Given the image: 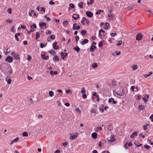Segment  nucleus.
<instances>
[{"mask_svg": "<svg viewBox=\"0 0 153 153\" xmlns=\"http://www.w3.org/2000/svg\"><path fill=\"white\" fill-rule=\"evenodd\" d=\"M57 42H54L53 44V48L55 50H57L59 48L58 46L56 45Z\"/></svg>", "mask_w": 153, "mask_h": 153, "instance_id": "9d476101", "label": "nucleus"}, {"mask_svg": "<svg viewBox=\"0 0 153 153\" xmlns=\"http://www.w3.org/2000/svg\"><path fill=\"white\" fill-rule=\"evenodd\" d=\"M50 38L52 39H55V36L53 35H51L50 36Z\"/></svg>", "mask_w": 153, "mask_h": 153, "instance_id": "603ef678", "label": "nucleus"}, {"mask_svg": "<svg viewBox=\"0 0 153 153\" xmlns=\"http://www.w3.org/2000/svg\"><path fill=\"white\" fill-rule=\"evenodd\" d=\"M111 83L113 86H115L117 85V82L115 80H112L111 81Z\"/></svg>", "mask_w": 153, "mask_h": 153, "instance_id": "a878e982", "label": "nucleus"}, {"mask_svg": "<svg viewBox=\"0 0 153 153\" xmlns=\"http://www.w3.org/2000/svg\"><path fill=\"white\" fill-rule=\"evenodd\" d=\"M5 80L8 84H11L12 80L10 78H9V76H7Z\"/></svg>", "mask_w": 153, "mask_h": 153, "instance_id": "9b49d317", "label": "nucleus"}, {"mask_svg": "<svg viewBox=\"0 0 153 153\" xmlns=\"http://www.w3.org/2000/svg\"><path fill=\"white\" fill-rule=\"evenodd\" d=\"M33 26V27L35 28H36V24H33V25H30V27H32Z\"/></svg>", "mask_w": 153, "mask_h": 153, "instance_id": "5fc2aeb1", "label": "nucleus"}, {"mask_svg": "<svg viewBox=\"0 0 153 153\" xmlns=\"http://www.w3.org/2000/svg\"><path fill=\"white\" fill-rule=\"evenodd\" d=\"M152 74V72H149V74H145L144 75V76L145 78H146L147 77L149 76H151Z\"/></svg>", "mask_w": 153, "mask_h": 153, "instance_id": "2eb2a0df", "label": "nucleus"}, {"mask_svg": "<svg viewBox=\"0 0 153 153\" xmlns=\"http://www.w3.org/2000/svg\"><path fill=\"white\" fill-rule=\"evenodd\" d=\"M97 134H91V136L93 138L95 139L97 137Z\"/></svg>", "mask_w": 153, "mask_h": 153, "instance_id": "79ce46f5", "label": "nucleus"}, {"mask_svg": "<svg viewBox=\"0 0 153 153\" xmlns=\"http://www.w3.org/2000/svg\"><path fill=\"white\" fill-rule=\"evenodd\" d=\"M137 65H134L132 67V68L133 71H135L137 69Z\"/></svg>", "mask_w": 153, "mask_h": 153, "instance_id": "393cba45", "label": "nucleus"}, {"mask_svg": "<svg viewBox=\"0 0 153 153\" xmlns=\"http://www.w3.org/2000/svg\"><path fill=\"white\" fill-rule=\"evenodd\" d=\"M73 50L76 51L77 52H78L80 51V48L78 46H76L75 48H74Z\"/></svg>", "mask_w": 153, "mask_h": 153, "instance_id": "a211bd4d", "label": "nucleus"}, {"mask_svg": "<svg viewBox=\"0 0 153 153\" xmlns=\"http://www.w3.org/2000/svg\"><path fill=\"white\" fill-rule=\"evenodd\" d=\"M128 142H127L124 145V148L126 149H127L128 148V147H127V145L128 144Z\"/></svg>", "mask_w": 153, "mask_h": 153, "instance_id": "bf43d9fd", "label": "nucleus"}, {"mask_svg": "<svg viewBox=\"0 0 153 153\" xmlns=\"http://www.w3.org/2000/svg\"><path fill=\"white\" fill-rule=\"evenodd\" d=\"M86 31L85 30H82L81 32V33L84 36L86 33Z\"/></svg>", "mask_w": 153, "mask_h": 153, "instance_id": "58836bf2", "label": "nucleus"}, {"mask_svg": "<svg viewBox=\"0 0 153 153\" xmlns=\"http://www.w3.org/2000/svg\"><path fill=\"white\" fill-rule=\"evenodd\" d=\"M41 11H43L44 13L45 12V8L44 7H42L41 9Z\"/></svg>", "mask_w": 153, "mask_h": 153, "instance_id": "e2e57ef3", "label": "nucleus"}, {"mask_svg": "<svg viewBox=\"0 0 153 153\" xmlns=\"http://www.w3.org/2000/svg\"><path fill=\"white\" fill-rule=\"evenodd\" d=\"M68 21L67 20H66L64 22L63 24L64 25H67L68 24Z\"/></svg>", "mask_w": 153, "mask_h": 153, "instance_id": "49530a36", "label": "nucleus"}, {"mask_svg": "<svg viewBox=\"0 0 153 153\" xmlns=\"http://www.w3.org/2000/svg\"><path fill=\"white\" fill-rule=\"evenodd\" d=\"M6 22H9L10 23H11L13 22V21L12 20H10L9 19H7L6 21Z\"/></svg>", "mask_w": 153, "mask_h": 153, "instance_id": "72a5a7b5", "label": "nucleus"}, {"mask_svg": "<svg viewBox=\"0 0 153 153\" xmlns=\"http://www.w3.org/2000/svg\"><path fill=\"white\" fill-rule=\"evenodd\" d=\"M14 59L16 60L19 59H20L19 57V55L18 54H15L14 55Z\"/></svg>", "mask_w": 153, "mask_h": 153, "instance_id": "aec40b11", "label": "nucleus"}, {"mask_svg": "<svg viewBox=\"0 0 153 153\" xmlns=\"http://www.w3.org/2000/svg\"><path fill=\"white\" fill-rule=\"evenodd\" d=\"M142 37L143 36L141 33H138L136 36V40H137L140 41L142 39Z\"/></svg>", "mask_w": 153, "mask_h": 153, "instance_id": "39448f33", "label": "nucleus"}, {"mask_svg": "<svg viewBox=\"0 0 153 153\" xmlns=\"http://www.w3.org/2000/svg\"><path fill=\"white\" fill-rule=\"evenodd\" d=\"M109 25V24L107 22H106L105 23V25L104 26V28L105 29H108Z\"/></svg>", "mask_w": 153, "mask_h": 153, "instance_id": "b1692460", "label": "nucleus"}, {"mask_svg": "<svg viewBox=\"0 0 153 153\" xmlns=\"http://www.w3.org/2000/svg\"><path fill=\"white\" fill-rule=\"evenodd\" d=\"M72 18H74L75 20H77L79 18V14H74L72 15Z\"/></svg>", "mask_w": 153, "mask_h": 153, "instance_id": "6e6552de", "label": "nucleus"}, {"mask_svg": "<svg viewBox=\"0 0 153 153\" xmlns=\"http://www.w3.org/2000/svg\"><path fill=\"white\" fill-rule=\"evenodd\" d=\"M113 93L114 95L116 97H118V96H119V93L118 94L115 91H113Z\"/></svg>", "mask_w": 153, "mask_h": 153, "instance_id": "f704fd0d", "label": "nucleus"}, {"mask_svg": "<svg viewBox=\"0 0 153 153\" xmlns=\"http://www.w3.org/2000/svg\"><path fill=\"white\" fill-rule=\"evenodd\" d=\"M102 29H101L99 31V37H101L102 36V35L101 34V33L102 31Z\"/></svg>", "mask_w": 153, "mask_h": 153, "instance_id": "a18cd8bd", "label": "nucleus"}, {"mask_svg": "<svg viewBox=\"0 0 153 153\" xmlns=\"http://www.w3.org/2000/svg\"><path fill=\"white\" fill-rule=\"evenodd\" d=\"M110 35L111 37H113L114 36H117V34L116 33H111Z\"/></svg>", "mask_w": 153, "mask_h": 153, "instance_id": "a19ab883", "label": "nucleus"}, {"mask_svg": "<svg viewBox=\"0 0 153 153\" xmlns=\"http://www.w3.org/2000/svg\"><path fill=\"white\" fill-rule=\"evenodd\" d=\"M102 129V128L101 127H97V128L96 131L97 132H98V131H100Z\"/></svg>", "mask_w": 153, "mask_h": 153, "instance_id": "c9c22d12", "label": "nucleus"}, {"mask_svg": "<svg viewBox=\"0 0 153 153\" xmlns=\"http://www.w3.org/2000/svg\"><path fill=\"white\" fill-rule=\"evenodd\" d=\"M27 56V60L29 61H30L32 59L31 57L29 55H28Z\"/></svg>", "mask_w": 153, "mask_h": 153, "instance_id": "c03bdc74", "label": "nucleus"}, {"mask_svg": "<svg viewBox=\"0 0 153 153\" xmlns=\"http://www.w3.org/2000/svg\"><path fill=\"white\" fill-rule=\"evenodd\" d=\"M96 48V46L92 45L91 46V48H90V52H93Z\"/></svg>", "mask_w": 153, "mask_h": 153, "instance_id": "f8f14e48", "label": "nucleus"}, {"mask_svg": "<svg viewBox=\"0 0 153 153\" xmlns=\"http://www.w3.org/2000/svg\"><path fill=\"white\" fill-rule=\"evenodd\" d=\"M78 135V134H74V135H71L70 138V139L71 140H73L75 139L77 137Z\"/></svg>", "mask_w": 153, "mask_h": 153, "instance_id": "4468645a", "label": "nucleus"}, {"mask_svg": "<svg viewBox=\"0 0 153 153\" xmlns=\"http://www.w3.org/2000/svg\"><path fill=\"white\" fill-rule=\"evenodd\" d=\"M114 100V99L112 98H109L108 100V102L109 103H110L112 101V100Z\"/></svg>", "mask_w": 153, "mask_h": 153, "instance_id": "8fccbe9b", "label": "nucleus"}, {"mask_svg": "<svg viewBox=\"0 0 153 153\" xmlns=\"http://www.w3.org/2000/svg\"><path fill=\"white\" fill-rule=\"evenodd\" d=\"M82 97L83 99H85L86 98L87 96L85 94H83L82 95Z\"/></svg>", "mask_w": 153, "mask_h": 153, "instance_id": "6e6d98bb", "label": "nucleus"}, {"mask_svg": "<svg viewBox=\"0 0 153 153\" xmlns=\"http://www.w3.org/2000/svg\"><path fill=\"white\" fill-rule=\"evenodd\" d=\"M104 40H102L99 43L98 46L99 47H102L103 45L102 44V42H104Z\"/></svg>", "mask_w": 153, "mask_h": 153, "instance_id": "7c9ffc66", "label": "nucleus"}, {"mask_svg": "<svg viewBox=\"0 0 153 153\" xmlns=\"http://www.w3.org/2000/svg\"><path fill=\"white\" fill-rule=\"evenodd\" d=\"M41 58L45 60H47L48 59L49 56H45V55L42 54L41 56Z\"/></svg>", "mask_w": 153, "mask_h": 153, "instance_id": "dca6fc26", "label": "nucleus"}, {"mask_svg": "<svg viewBox=\"0 0 153 153\" xmlns=\"http://www.w3.org/2000/svg\"><path fill=\"white\" fill-rule=\"evenodd\" d=\"M116 54L118 56L120 55L121 53V52L120 51H119L118 52H117L116 51H115Z\"/></svg>", "mask_w": 153, "mask_h": 153, "instance_id": "13d9d810", "label": "nucleus"}, {"mask_svg": "<svg viewBox=\"0 0 153 153\" xmlns=\"http://www.w3.org/2000/svg\"><path fill=\"white\" fill-rule=\"evenodd\" d=\"M19 140V138L18 137H17V138H15V139L13 140L12 141V142H11V143H10V144H12L13 143H14L15 142H16L17 141H18V140Z\"/></svg>", "mask_w": 153, "mask_h": 153, "instance_id": "412c9836", "label": "nucleus"}, {"mask_svg": "<svg viewBox=\"0 0 153 153\" xmlns=\"http://www.w3.org/2000/svg\"><path fill=\"white\" fill-rule=\"evenodd\" d=\"M62 59H63L65 58L68 55V53H67L61 52V53Z\"/></svg>", "mask_w": 153, "mask_h": 153, "instance_id": "1a4fd4ad", "label": "nucleus"}, {"mask_svg": "<svg viewBox=\"0 0 153 153\" xmlns=\"http://www.w3.org/2000/svg\"><path fill=\"white\" fill-rule=\"evenodd\" d=\"M48 52L52 55L54 54V53H55V52L53 50H51L50 51H49Z\"/></svg>", "mask_w": 153, "mask_h": 153, "instance_id": "e433bc0d", "label": "nucleus"}, {"mask_svg": "<svg viewBox=\"0 0 153 153\" xmlns=\"http://www.w3.org/2000/svg\"><path fill=\"white\" fill-rule=\"evenodd\" d=\"M115 140V139L114 136L113 135H111L110 137V139H108V142H110L111 143L114 142Z\"/></svg>", "mask_w": 153, "mask_h": 153, "instance_id": "7ed1b4c3", "label": "nucleus"}, {"mask_svg": "<svg viewBox=\"0 0 153 153\" xmlns=\"http://www.w3.org/2000/svg\"><path fill=\"white\" fill-rule=\"evenodd\" d=\"M5 61L8 62L10 63L12 62L13 59L12 57L9 56L6 58Z\"/></svg>", "mask_w": 153, "mask_h": 153, "instance_id": "423d86ee", "label": "nucleus"}, {"mask_svg": "<svg viewBox=\"0 0 153 153\" xmlns=\"http://www.w3.org/2000/svg\"><path fill=\"white\" fill-rule=\"evenodd\" d=\"M49 94L50 97H53L54 94V93L52 91H50L49 92Z\"/></svg>", "mask_w": 153, "mask_h": 153, "instance_id": "bb28decb", "label": "nucleus"}, {"mask_svg": "<svg viewBox=\"0 0 153 153\" xmlns=\"http://www.w3.org/2000/svg\"><path fill=\"white\" fill-rule=\"evenodd\" d=\"M75 39H76V42H77L78 41V40L79 39V37L78 36H75Z\"/></svg>", "mask_w": 153, "mask_h": 153, "instance_id": "de8ad7c7", "label": "nucleus"}, {"mask_svg": "<svg viewBox=\"0 0 153 153\" xmlns=\"http://www.w3.org/2000/svg\"><path fill=\"white\" fill-rule=\"evenodd\" d=\"M81 92L83 94H85V90L84 88H82V90L81 91Z\"/></svg>", "mask_w": 153, "mask_h": 153, "instance_id": "4c0bfd02", "label": "nucleus"}, {"mask_svg": "<svg viewBox=\"0 0 153 153\" xmlns=\"http://www.w3.org/2000/svg\"><path fill=\"white\" fill-rule=\"evenodd\" d=\"M40 47L41 48H43L44 47V44L42 43H41L40 44Z\"/></svg>", "mask_w": 153, "mask_h": 153, "instance_id": "69168bd1", "label": "nucleus"}, {"mask_svg": "<svg viewBox=\"0 0 153 153\" xmlns=\"http://www.w3.org/2000/svg\"><path fill=\"white\" fill-rule=\"evenodd\" d=\"M90 112L91 113L96 114V111L93 109H92Z\"/></svg>", "mask_w": 153, "mask_h": 153, "instance_id": "864d4df0", "label": "nucleus"}, {"mask_svg": "<svg viewBox=\"0 0 153 153\" xmlns=\"http://www.w3.org/2000/svg\"><path fill=\"white\" fill-rule=\"evenodd\" d=\"M102 11H103V10H97V11L96 13L95 14L97 15V14H100V12H102Z\"/></svg>", "mask_w": 153, "mask_h": 153, "instance_id": "473e14b6", "label": "nucleus"}, {"mask_svg": "<svg viewBox=\"0 0 153 153\" xmlns=\"http://www.w3.org/2000/svg\"><path fill=\"white\" fill-rule=\"evenodd\" d=\"M39 26H40V28L43 29L44 27H47L46 23L44 22H42L39 23Z\"/></svg>", "mask_w": 153, "mask_h": 153, "instance_id": "20e7f679", "label": "nucleus"}, {"mask_svg": "<svg viewBox=\"0 0 153 153\" xmlns=\"http://www.w3.org/2000/svg\"><path fill=\"white\" fill-rule=\"evenodd\" d=\"M65 105L66 106H67V107H68V106H69L70 105V104L69 103H66L65 104Z\"/></svg>", "mask_w": 153, "mask_h": 153, "instance_id": "0e129e2a", "label": "nucleus"}, {"mask_svg": "<svg viewBox=\"0 0 153 153\" xmlns=\"http://www.w3.org/2000/svg\"><path fill=\"white\" fill-rule=\"evenodd\" d=\"M138 109L140 110H143L145 109V107L142 105H139L138 107Z\"/></svg>", "mask_w": 153, "mask_h": 153, "instance_id": "f3484780", "label": "nucleus"}, {"mask_svg": "<svg viewBox=\"0 0 153 153\" xmlns=\"http://www.w3.org/2000/svg\"><path fill=\"white\" fill-rule=\"evenodd\" d=\"M85 21L86 23L87 24H88L89 23V21L88 19H87L85 17H83L81 21V23L83 25L85 24Z\"/></svg>", "mask_w": 153, "mask_h": 153, "instance_id": "f03ea898", "label": "nucleus"}, {"mask_svg": "<svg viewBox=\"0 0 153 153\" xmlns=\"http://www.w3.org/2000/svg\"><path fill=\"white\" fill-rule=\"evenodd\" d=\"M134 144L136 145V146L137 147H140L141 146H142L143 145L141 143L140 144V145H138L137 144L135 143H134Z\"/></svg>", "mask_w": 153, "mask_h": 153, "instance_id": "052dcab7", "label": "nucleus"}, {"mask_svg": "<svg viewBox=\"0 0 153 153\" xmlns=\"http://www.w3.org/2000/svg\"><path fill=\"white\" fill-rule=\"evenodd\" d=\"M98 65L96 63H94L93 64L91 65V67L93 68H96L97 67Z\"/></svg>", "mask_w": 153, "mask_h": 153, "instance_id": "4be33fe9", "label": "nucleus"}, {"mask_svg": "<svg viewBox=\"0 0 153 153\" xmlns=\"http://www.w3.org/2000/svg\"><path fill=\"white\" fill-rule=\"evenodd\" d=\"M85 14L86 16L89 17H91L93 15V13L89 11H86Z\"/></svg>", "mask_w": 153, "mask_h": 153, "instance_id": "0eeeda50", "label": "nucleus"}, {"mask_svg": "<svg viewBox=\"0 0 153 153\" xmlns=\"http://www.w3.org/2000/svg\"><path fill=\"white\" fill-rule=\"evenodd\" d=\"M122 40H119L118 41V43L117 44V46H119L122 44Z\"/></svg>", "mask_w": 153, "mask_h": 153, "instance_id": "2f4dec72", "label": "nucleus"}, {"mask_svg": "<svg viewBox=\"0 0 153 153\" xmlns=\"http://www.w3.org/2000/svg\"><path fill=\"white\" fill-rule=\"evenodd\" d=\"M31 11L32 13H33V14L34 16H36V14L35 12V11L33 10H31Z\"/></svg>", "mask_w": 153, "mask_h": 153, "instance_id": "ea45409f", "label": "nucleus"}, {"mask_svg": "<svg viewBox=\"0 0 153 153\" xmlns=\"http://www.w3.org/2000/svg\"><path fill=\"white\" fill-rule=\"evenodd\" d=\"M153 114H152L150 117V119H151L152 120V122H153Z\"/></svg>", "mask_w": 153, "mask_h": 153, "instance_id": "680f3d73", "label": "nucleus"}, {"mask_svg": "<svg viewBox=\"0 0 153 153\" xmlns=\"http://www.w3.org/2000/svg\"><path fill=\"white\" fill-rule=\"evenodd\" d=\"M143 127L144 129L145 130H146L147 128V127L146 126L144 125Z\"/></svg>", "mask_w": 153, "mask_h": 153, "instance_id": "774afa93", "label": "nucleus"}, {"mask_svg": "<svg viewBox=\"0 0 153 153\" xmlns=\"http://www.w3.org/2000/svg\"><path fill=\"white\" fill-rule=\"evenodd\" d=\"M77 25V24L76 23H74L73 25V29L74 30H79L80 28V27L79 25Z\"/></svg>", "mask_w": 153, "mask_h": 153, "instance_id": "f257e3e1", "label": "nucleus"}, {"mask_svg": "<svg viewBox=\"0 0 153 153\" xmlns=\"http://www.w3.org/2000/svg\"><path fill=\"white\" fill-rule=\"evenodd\" d=\"M143 99L144 100L145 102H147L148 99H146L145 97L143 98Z\"/></svg>", "mask_w": 153, "mask_h": 153, "instance_id": "3c124183", "label": "nucleus"}, {"mask_svg": "<svg viewBox=\"0 0 153 153\" xmlns=\"http://www.w3.org/2000/svg\"><path fill=\"white\" fill-rule=\"evenodd\" d=\"M88 42V40L87 39H85L83 41H82L81 44L82 45H85V44L87 43Z\"/></svg>", "mask_w": 153, "mask_h": 153, "instance_id": "ddd939ff", "label": "nucleus"}, {"mask_svg": "<svg viewBox=\"0 0 153 153\" xmlns=\"http://www.w3.org/2000/svg\"><path fill=\"white\" fill-rule=\"evenodd\" d=\"M7 12L9 13V14H11L12 12L11 9V8H8L7 9Z\"/></svg>", "mask_w": 153, "mask_h": 153, "instance_id": "09e8293b", "label": "nucleus"}, {"mask_svg": "<svg viewBox=\"0 0 153 153\" xmlns=\"http://www.w3.org/2000/svg\"><path fill=\"white\" fill-rule=\"evenodd\" d=\"M51 74L52 75H53L54 74L56 75L58 74V72L57 71H51L50 72Z\"/></svg>", "mask_w": 153, "mask_h": 153, "instance_id": "6ab92c4d", "label": "nucleus"}, {"mask_svg": "<svg viewBox=\"0 0 153 153\" xmlns=\"http://www.w3.org/2000/svg\"><path fill=\"white\" fill-rule=\"evenodd\" d=\"M55 57L53 58V59L54 61H58L59 59L58 56L56 55H55Z\"/></svg>", "mask_w": 153, "mask_h": 153, "instance_id": "5701e85b", "label": "nucleus"}, {"mask_svg": "<svg viewBox=\"0 0 153 153\" xmlns=\"http://www.w3.org/2000/svg\"><path fill=\"white\" fill-rule=\"evenodd\" d=\"M144 147L146 148L147 149H149L150 148V146L149 145H146L144 146Z\"/></svg>", "mask_w": 153, "mask_h": 153, "instance_id": "4d7b16f0", "label": "nucleus"}, {"mask_svg": "<svg viewBox=\"0 0 153 153\" xmlns=\"http://www.w3.org/2000/svg\"><path fill=\"white\" fill-rule=\"evenodd\" d=\"M124 94V89H123L122 90V91H121L120 93H119V96H122V95H123Z\"/></svg>", "mask_w": 153, "mask_h": 153, "instance_id": "cd10ccee", "label": "nucleus"}, {"mask_svg": "<svg viewBox=\"0 0 153 153\" xmlns=\"http://www.w3.org/2000/svg\"><path fill=\"white\" fill-rule=\"evenodd\" d=\"M69 6L72 8H74L75 7L74 5L72 3H71L69 4Z\"/></svg>", "mask_w": 153, "mask_h": 153, "instance_id": "37998d69", "label": "nucleus"}, {"mask_svg": "<svg viewBox=\"0 0 153 153\" xmlns=\"http://www.w3.org/2000/svg\"><path fill=\"white\" fill-rule=\"evenodd\" d=\"M36 39H37L38 38L40 37V33L38 32H37L36 33Z\"/></svg>", "mask_w": 153, "mask_h": 153, "instance_id": "c85d7f7f", "label": "nucleus"}, {"mask_svg": "<svg viewBox=\"0 0 153 153\" xmlns=\"http://www.w3.org/2000/svg\"><path fill=\"white\" fill-rule=\"evenodd\" d=\"M54 4V2L53 1H50L49 2V4Z\"/></svg>", "mask_w": 153, "mask_h": 153, "instance_id": "338daca9", "label": "nucleus"}, {"mask_svg": "<svg viewBox=\"0 0 153 153\" xmlns=\"http://www.w3.org/2000/svg\"><path fill=\"white\" fill-rule=\"evenodd\" d=\"M83 3L82 2H80L78 4V6L80 8H83Z\"/></svg>", "mask_w": 153, "mask_h": 153, "instance_id": "c756f323", "label": "nucleus"}]
</instances>
